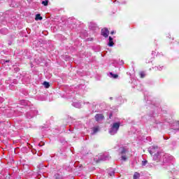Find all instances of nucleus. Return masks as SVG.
I'll use <instances>...</instances> for the list:
<instances>
[{
	"instance_id": "f257e3e1",
	"label": "nucleus",
	"mask_w": 179,
	"mask_h": 179,
	"mask_svg": "<svg viewBox=\"0 0 179 179\" xmlns=\"http://www.w3.org/2000/svg\"><path fill=\"white\" fill-rule=\"evenodd\" d=\"M148 152L151 156H152V159L155 162H164V163L169 162V160L164 159H167V155L160 152L158 146L152 145L148 148Z\"/></svg>"
},
{
	"instance_id": "f03ea898",
	"label": "nucleus",
	"mask_w": 179,
	"mask_h": 179,
	"mask_svg": "<svg viewBox=\"0 0 179 179\" xmlns=\"http://www.w3.org/2000/svg\"><path fill=\"white\" fill-rule=\"evenodd\" d=\"M120 125L121 122H116L111 124L108 129L110 135H115L118 132Z\"/></svg>"
},
{
	"instance_id": "7ed1b4c3",
	"label": "nucleus",
	"mask_w": 179,
	"mask_h": 179,
	"mask_svg": "<svg viewBox=\"0 0 179 179\" xmlns=\"http://www.w3.org/2000/svg\"><path fill=\"white\" fill-rule=\"evenodd\" d=\"M120 153L121 155V159L123 162H126L127 160V154L128 153V149L125 147H122L120 148Z\"/></svg>"
},
{
	"instance_id": "20e7f679",
	"label": "nucleus",
	"mask_w": 179,
	"mask_h": 179,
	"mask_svg": "<svg viewBox=\"0 0 179 179\" xmlns=\"http://www.w3.org/2000/svg\"><path fill=\"white\" fill-rule=\"evenodd\" d=\"M37 113H38V111L37 110H31L30 112L27 113V118H28L29 120H30V118H33L34 115L37 114Z\"/></svg>"
},
{
	"instance_id": "39448f33",
	"label": "nucleus",
	"mask_w": 179,
	"mask_h": 179,
	"mask_svg": "<svg viewBox=\"0 0 179 179\" xmlns=\"http://www.w3.org/2000/svg\"><path fill=\"white\" fill-rule=\"evenodd\" d=\"M95 120L96 121V122H101V121H103V120H104V115H103V114H96L95 115Z\"/></svg>"
},
{
	"instance_id": "423d86ee",
	"label": "nucleus",
	"mask_w": 179,
	"mask_h": 179,
	"mask_svg": "<svg viewBox=\"0 0 179 179\" xmlns=\"http://www.w3.org/2000/svg\"><path fill=\"white\" fill-rule=\"evenodd\" d=\"M110 34V31L107 29V28L103 29L101 30V34L105 38L108 37V34Z\"/></svg>"
},
{
	"instance_id": "0eeeda50",
	"label": "nucleus",
	"mask_w": 179,
	"mask_h": 179,
	"mask_svg": "<svg viewBox=\"0 0 179 179\" xmlns=\"http://www.w3.org/2000/svg\"><path fill=\"white\" fill-rule=\"evenodd\" d=\"M110 159H111V157H110V155L107 153L103 154L101 158L99 159V160H103V161H106V160H110Z\"/></svg>"
},
{
	"instance_id": "6e6552de",
	"label": "nucleus",
	"mask_w": 179,
	"mask_h": 179,
	"mask_svg": "<svg viewBox=\"0 0 179 179\" xmlns=\"http://www.w3.org/2000/svg\"><path fill=\"white\" fill-rule=\"evenodd\" d=\"M173 127H176L172 128V129H173L174 131H178V129H179V121L175 122L173 123Z\"/></svg>"
},
{
	"instance_id": "1a4fd4ad",
	"label": "nucleus",
	"mask_w": 179,
	"mask_h": 179,
	"mask_svg": "<svg viewBox=\"0 0 179 179\" xmlns=\"http://www.w3.org/2000/svg\"><path fill=\"white\" fill-rule=\"evenodd\" d=\"M109 47H113L114 45V41L111 36H109V42L108 43Z\"/></svg>"
},
{
	"instance_id": "9d476101",
	"label": "nucleus",
	"mask_w": 179,
	"mask_h": 179,
	"mask_svg": "<svg viewBox=\"0 0 179 179\" xmlns=\"http://www.w3.org/2000/svg\"><path fill=\"white\" fill-rule=\"evenodd\" d=\"M72 106H73V107H76V108H80V107H82V104H80V102H74L73 103Z\"/></svg>"
},
{
	"instance_id": "9b49d317",
	"label": "nucleus",
	"mask_w": 179,
	"mask_h": 179,
	"mask_svg": "<svg viewBox=\"0 0 179 179\" xmlns=\"http://www.w3.org/2000/svg\"><path fill=\"white\" fill-rule=\"evenodd\" d=\"M100 130V128L99 127H94L92 128L93 133L92 134L94 135V134H96V132H99Z\"/></svg>"
},
{
	"instance_id": "f8f14e48",
	"label": "nucleus",
	"mask_w": 179,
	"mask_h": 179,
	"mask_svg": "<svg viewBox=\"0 0 179 179\" xmlns=\"http://www.w3.org/2000/svg\"><path fill=\"white\" fill-rule=\"evenodd\" d=\"M90 29H91V30H96L97 27L96 26V24L91 23L90 24Z\"/></svg>"
},
{
	"instance_id": "ddd939ff",
	"label": "nucleus",
	"mask_w": 179,
	"mask_h": 179,
	"mask_svg": "<svg viewBox=\"0 0 179 179\" xmlns=\"http://www.w3.org/2000/svg\"><path fill=\"white\" fill-rule=\"evenodd\" d=\"M140 177H141V173H138V172H136L134 174L133 179H138Z\"/></svg>"
},
{
	"instance_id": "4468645a",
	"label": "nucleus",
	"mask_w": 179,
	"mask_h": 179,
	"mask_svg": "<svg viewBox=\"0 0 179 179\" xmlns=\"http://www.w3.org/2000/svg\"><path fill=\"white\" fill-rule=\"evenodd\" d=\"M10 2L11 4H10V6H11V8H17V5H15V3H16V1H12Z\"/></svg>"
},
{
	"instance_id": "2eb2a0df",
	"label": "nucleus",
	"mask_w": 179,
	"mask_h": 179,
	"mask_svg": "<svg viewBox=\"0 0 179 179\" xmlns=\"http://www.w3.org/2000/svg\"><path fill=\"white\" fill-rule=\"evenodd\" d=\"M35 20H43V17L40 14H36Z\"/></svg>"
},
{
	"instance_id": "dca6fc26",
	"label": "nucleus",
	"mask_w": 179,
	"mask_h": 179,
	"mask_svg": "<svg viewBox=\"0 0 179 179\" xmlns=\"http://www.w3.org/2000/svg\"><path fill=\"white\" fill-rule=\"evenodd\" d=\"M155 71H163V66H155L154 67Z\"/></svg>"
},
{
	"instance_id": "f3484780",
	"label": "nucleus",
	"mask_w": 179,
	"mask_h": 179,
	"mask_svg": "<svg viewBox=\"0 0 179 179\" xmlns=\"http://www.w3.org/2000/svg\"><path fill=\"white\" fill-rule=\"evenodd\" d=\"M43 85L45 86V87H46V89H48V87H50V83H48V82L45 81L43 83Z\"/></svg>"
},
{
	"instance_id": "a211bd4d",
	"label": "nucleus",
	"mask_w": 179,
	"mask_h": 179,
	"mask_svg": "<svg viewBox=\"0 0 179 179\" xmlns=\"http://www.w3.org/2000/svg\"><path fill=\"white\" fill-rule=\"evenodd\" d=\"M42 5H43L44 6H47L48 5V1H43Z\"/></svg>"
},
{
	"instance_id": "6ab92c4d",
	"label": "nucleus",
	"mask_w": 179,
	"mask_h": 179,
	"mask_svg": "<svg viewBox=\"0 0 179 179\" xmlns=\"http://www.w3.org/2000/svg\"><path fill=\"white\" fill-rule=\"evenodd\" d=\"M110 76H111L112 78H113L114 79H117V78H118V75H117V74H113V73H110Z\"/></svg>"
},
{
	"instance_id": "aec40b11",
	"label": "nucleus",
	"mask_w": 179,
	"mask_h": 179,
	"mask_svg": "<svg viewBox=\"0 0 179 179\" xmlns=\"http://www.w3.org/2000/svg\"><path fill=\"white\" fill-rule=\"evenodd\" d=\"M146 164H148V161L145 160L142 162V166H145Z\"/></svg>"
},
{
	"instance_id": "412c9836",
	"label": "nucleus",
	"mask_w": 179,
	"mask_h": 179,
	"mask_svg": "<svg viewBox=\"0 0 179 179\" xmlns=\"http://www.w3.org/2000/svg\"><path fill=\"white\" fill-rule=\"evenodd\" d=\"M140 75H141V78H145V73L143 72H141Z\"/></svg>"
},
{
	"instance_id": "4be33fe9",
	"label": "nucleus",
	"mask_w": 179,
	"mask_h": 179,
	"mask_svg": "<svg viewBox=\"0 0 179 179\" xmlns=\"http://www.w3.org/2000/svg\"><path fill=\"white\" fill-rule=\"evenodd\" d=\"M115 172L112 171L111 173H109V176H110V177H113V176H114Z\"/></svg>"
},
{
	"instance_id": "5701e85b",
	"label": "nucleus",
	"mask_w": 179,
	"mask_h": 179,
	"mask_svg": "<svg viewBox=\"0 0 179 179\" xmlns=\"http://www.w3.org/2000/svg\"><path fill=\"white\" fill-rule=\"evenodd\" d=\"M120 65H124V61H123V60H121V61H120Z\"/></svg>"
},
{
	"instance_id": "b1692460",
	"label": "nucleus",
	"mask_w": 179,
	"mask_h": 179,
	"mask_svg": "<svg viewBox=\"0 0 179 179\" xmlns=\"http://www.w3.org/2000/svg\"><path fill=\"white\" fill-rule=\"evenodd\" d=\"M110 34H114V31H111V32H110Z\"/></svg>"
},
{
	"instance_id": "393cba45",
	"label": "nucleus",
	"mask_w": 179,
	"mask_h": 179,
	"mask_svg": "<svg viewBox=\"0 0 179 179\" xmlns=\"http://www.w3.org/2000/svg\"><path fill=\"white\" fill-rule=\"evenodd\" d=\"M6 62H9V60L6 61Z\"/></svg>"
},
{
	"instance_id": "a878e982",
	"label": "nucleus",
	"mask_w": 179,
	"mask_h": 179,
	"mask_svg": "<svg viewBox=\"0 0 179 179\" xmlns=\"http://www.w3.org/2000/svg\"><path fill=\"white\" fill-rule=\"evenodd\" d=\"M45 1H48V0H45Z\"/></svg>"
}]
</instances>
